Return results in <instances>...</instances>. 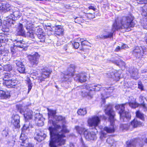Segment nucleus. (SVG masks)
Here are the masks:
<instances>
[{
	"instance_id": "f257e3e1",
	"label": "nucleus",
	"mask_w": 147,
	"mask_h": 147,
	"mask_svg": "<svg viewBox=\"0 0 147 147\" xmlns=\"http://www.w3.org/2000/svg\"><path fill=\"white\" fill-rule=\"evenodd\" d=\"M134 17L131 15H129L127 16H124L120 18L118 20H116L115 22L114 23L115 24V26H120V27L118 29L121 28L126 29L127 31H129L131 30V28L134 26L135 24L133 22Z\"/></svg>"
},
{
	"instance_id": "f03ea898",
	"label": "nucleus",
	"mask_w": 147,
	"mask_h": 147,
	"mask_svg": "<svg viewBox=\"0 0 147 147\" xmlns=\"http://www.w3.org/2000/svg\"><path fill=\"white\" fill-rule=\"evenodd\" d=\"M64 125H63V128L61 130L57 133H55L53 128L50 129V133L51 136L52 138L53 141H51L49 143L50 147H57L55 145L54 142L58 144L60 146L63 144L64 143V129L63 128Z\"/></svg>"
},
{
	"instance_id": "7ed1b4c3",
	"label": "nucleus",
	"mask_w": 147,
	"mask_h": 147,
	"mask_svg": "<svg viewBox=\"0 0 147 147\" xmlns=\"http://www.w3.org/2000/svg\"><path fill=\"white\" fill-rule=\"evenodd\" d=\"M105 113L109 116V120L111 123V126L109 127H105L104 128V131L107 133H111L114 132L115 131L113 125V122L114 121V112L112 109L111 105H109L107 106L105 110Z\"/></svg>"
},
{
	"instance_id": "20e7f679",
	"label": "nucleus",
	"mask_w": 147,
	"mask_h": 147,
	"mask_svg": "<svg viewBox=\"0 0 147 147\" xmlns=\"http://www.w3.org/2000/svg\"><path fill=\"white\" fill-rule=\"evenodd\" d=\"M4 83L9 88H13L16 85L18 82L15 74H5L4 78Z\"/></svg>"
},
{
	"instance_id": "39448f33",
	"label": "nucleus",
	"mask_w": 147,
	"mask_h": 147,
	"mask_svg": "<svg viewBox=\"0 0 147 147\" xmlns=\"http://www.w3.org/2000/svg\"><path fill=\"white\" fill-rule=\"evenodd\" d=\"M127 103H125L121 105H116L115 107L116 109L119 110V114L120 115V120L121 121H128L131 118V116L129 113L124 111V106Z\"/></svg>"
},
{
	"instance_id": "423d86ee",
	"label": "nucleus",
	"mask_w": 147,
	"mask_h": 147,
	"mask_svg": "<svg viewBox=\"0 0 147 147\" xmlns=\"http://www.w3.org/2000/svg\"><path fill=\"white\" fill-rule=\"evenodd\" d=\"M101 119L105 120L106 119V117L104 115L99 116L94 115L89 118L87 121L89 126L93 127V129H96V127L100 123Z\"/></svg>"
},
{
	"instance_id": "0eeeda50",
	"label": "nucleus",
	"mask_w": 147,
	"mask_h": 147,
	"mask_svg": "<svg viewBox=\"0 0 147 147\" xmlns=\"http://www.w3.org/2000/svg\"><path fill=\"white\" fill-rule=\"evenodd\" d=\"M8 5L6 4L2 5L0 6V10L5 12L9 11L10 12H12V13L10 14L11 19L12 20H15L18 19L21 17V13L19 10L13 11L11 7L9 6Z\"/></svg>"
},
{
	"instance_id": "6e6552de",
	"label": "nucleus",
	"mask_w": 147,
	"mask_h": 147,
	"mask_svg": "<svg viewBox=\"0 0 147 147\" xmlns=\"http://www.w3.org/2000/svg\"><path fill=\"white\" fill-rule=\"evenodd\" d=\"M52 72L51 70L47 67H44L41 69L40 74L37 78L38 82L40 83L45 81L46 78H49Z\"/></svg>"
},
{
	"instance_id": "1a4fd4ad",
	"label": "nucleus",
	"mask_w": 147,
	"mask_h": 147,
	"mask_svg": "<svg viewBox=\"0 0 147 147\" xmlns=\"http://www.w3.org/2000/svg\"><path fill=\"white\" fill-rule=\"evenodd\" d=\"M76 68V66L74 64L69 65L67 69V73L65 74V84L66 85L69 84L71 81V77L74 75Z\"/></svg>"
},
{
	"instance_id": "9d476101",
	"label": "nucleus",
	"mask_w": 147,
	"mask_h": 147,
	"mask_svg": "<svg viewBox=\"0 0 147 147\" xmlns=\"http://www.w3.org/2000/svg\"><path fill=\"white\" fill-rule=\"evenodd\" d=\"M40 57V55L36 52L33 55H28L27 56L30 65L33 67H35L38 65Z\"/></svg>"
},
{
	"instance_id": "9b49d317",
	"label": "nucleus",
	"mask_w": 147,
	"mask_h": 147,
	"mask_svg": "<svg viewBox=\"0 0 147 147\" xmlns=\"http://www.w3.org/2000/svg\"><path fill=\"white\" fill-rule=\"evenodd\" d=\"M94 84H88L84 85L86 89L82 90V96L83 97H86L88 99H91L92 97V94L89 91H93L94 87L93 86Z\"/></svg>"
},
{
	"instance_id": "f8f14e48",
	"label": "nucleus",
	"mask_w": 147,
	"mask_h": 147,
	"mask_svg": "<svg viewBox=\"0 0 147 147\" xmlns=\"http://www.w3.org/2000/svg\"><path fill=\"white\" fill-rule=\"evenodd\" d=\"M11 125L15 129H19L20 127V117L17 114L13 115L11 117Z\"/></svg>"
},
{
	"instance_id": "ddd939ff",
	"label": "nucleus",
	"mask_w": 147,
	"mask_h": 147,
	"mask_svg": "<svg viewBox=\"0 0 147 147\" xmlns=\"http://www.w3.org/2000/svg\"><path fill=\"white\" fill-rule=\"evenodd\" d=\"M94 131L89 132L88 130H86L84 133V136L87 140H94L96 139V133H97V129H93Z\"/></svg>"
},
{
	"instance_id": "4468645a",
	"label": "nucleus",
	"mask_w": 147,
	"mask_h": 147,
	"mask_svg": "<svg viewBox=\"0 0 147 147\" xmlns=\"http://www.w3.org/2000/svg\"><path fill=\"white\" fill-rule=\"evenodd\" d=\"M145 48H143L141 47H135L133 51V54L138 58H140L144 55Z\"/></svg>"
},
{
	"instance_id": "2eb2a0df",
	"label": "nucleus",
	"mask_w": 147,
	"mask_h": 147,
	"mask_svg": "<svg viewBox=\"0 0 147 147\" xmlns=\"http://www.w3.org/2000/svg\"><path fill=\"white\" fill-rule=\"evenodd\" d=\"M24 117L26 121L32 119L34 115L32 110L28 108L26 109L24 111Z\"/></svg>"
},
{
	"instance_id": "dca6fc26",
	"label": "nucleus",
	"mask_w": 147,
	"mask_h": 147,
	"mask_svg": "<svg viewBox=\"0 0 147 147\" xmlns=\"http://www.w3.org/2000/svg\"><path fill=\"white\" fill-rule=\"evenodd\" d=\"M107 76L111 78L113 80L117 81L120 78V74L119 71H114L112 73H109L107 74Z\"/></svg>"
},
{
	"instance_id": "f3484780",
	"label": "nucleus",
	"mask_w": 147,
	"mask_h": 147,
	"mask_svg": "<svg viewBox=\"0 0 147 147\" xmlns=\"http://www.w3.org/2000/svg\"><path fill=\"white\" fill-rule=\"evenodd\" d=\"M75 81L81 83L85 82L87 80V77L85 74H76L74 78Z\"/></svg>"
},
{
	"instance_id": "a211bd4d",
	"label": "nucleus",
	"mask_w": 147,
	"mask_h": 147,
	"mask_svg": "<svg viewBox=\"0 0 147 147\" xmlns=\"http://www.w3.org/2000/svg\"><path fill=\"white\" fill-rule=\"evenodd\" d=\"M10 91L0 90V99L7 100L11 96Z\"/></svg>"
},
{
	"instance_id": "6ab92c4d",
	"label": "nucleus",
	"mask_w": 147,
	"mask_h": 147,
	"mask_svg": "<svg viewBox=\"0 0 147 147\" xmlns=\"http://www.w3.org/2000/svg\"><path fill=\"white\" fill-rule=\"evenodd\" d=\"M16 65L18 67L17 69L20 73L25 72V68L23 63L20 61H17Z\"/></svg>"
},
{
	"instance_id": "aec40b11",
	"label": "nucleus",
	"mask_w": 147,
	"mask_h": 147,
	"mask_svg": "<svg viewBox=\"0 0 147 147\" xmlns=\"http://www.w3.org/2000/svg\"><path fill=\"white\" fill-rule=\"evenodd\" d=\"M139 101L140 102V106L142 107V109L144 111H147V107L144 103L145 101L147 100L146 98L144 96L141 95L139 97Z\"/></svg>"
},
{
	"instance_id": "412c9836",
	"label": "nucleus",
	"mask_w": 147,
	"mask_h": 147,
	"mask_svg": "<svg viewBox=\"0 0 147 147\" xmlns=\"http://www.w3.org/2000/svg\"><path fill=\"white\" fill-rule=\"evenodd\" d=\"M22 134H21L20 138V142L21 143L20 145L22 146L25 147L28 142V139L26 136L22 135Z\"/></svg>"
},
{
	"instance_id": "4be33fe9",
	"label": "nucleus",
	"mask_w": 147,
	"mask_h": 147,
	"mask_svg": "<svg viewBox=\"0 0 147 147\" xmlns=\"http://www.w3.org/2000/svg\"><path fill=\"white\" fill-rule=\"evenodd\" d=\"M17 34L18 35H21L23 36H25V31L23 28V26L22 24L20 23L18 26L17 30Z\"/></svg>"
},
{
	"instance_id": "5701e85b",
	"label": "nucleus",
	"mask_w": 147,
	"mask_h": 147,
	"mask_svg": "<svg viewBox=\"0 0 147 147\" xmlns=\"http://www.w3.org/2000/svg\"><path fill=\"white\" fill-rule=\"evenodd\" d=\"M129 73L131 75V77L133 79L136 80L139 78L138 76V70L136 68H133L131 70H130Z\"/></svg>"
},
{
	"instance_id": "b1692460",
	"label": "nucleus",
	"mask_w": 147,
	"mask_h": 147,
	"mask_svg": "<svg viewBox=\"0 0 147 147\" xmlns=\"http://www.w3.org/2000/svg\"><path fill=\"white\" fill-rule=\"evenodd\" d=\"M120 27V26H115V24L114 23L113 25L111 31H105L104 33V35H105L106 34V35H108L109 33H112V35L110 38H113V34L115 30H118V28H119Z\"/></svg>"
},
{
	"instance_id": "393cba45",
	"label": "nucleus",
	"mask_w": 147,
	"mask_h": 147,
	"mask_svg": "<svg viewBox=\"0 0 147 147\" xmlns=\"http://www.w3.org/2000/svg\"><path fill=\"white\" fill-rule=\"evenodd\" d=\"M34 138L35 140L38 142H40L44 139V137L42 135V133L40 131L36 132Z\"/></svg>"
},
{
	"instance_id": "a878e982",
	"label": "nucleus",
	"mask_w": 147,
	"mask_h": 147,
	"mask_svg": "<svg viewBox=\"0 0 147 147\" xmlns=\"http://www.w3.org/2000/svg\"><path fill=\"white\" fill-rule=\"evenodd\" d=\"M83 18L85 19V20L86 18L90 20L92 19L95 18L94 12H93L92 13H84Z\"/></svg>"
},
{
	"instance_id": "bb28decb",
	"label": "nucleus",
	"mask_w": 147,
	"mask_h": 147,
	"mask_svg": "<svg viewBox=\"0 0 147 147\" xmlns=\"http://www.w3.org/2000/svg\"><path fill=\"white\" fill-rule=\"evenodd\" d=\"M142 123L138 121L136 119H134L131 123V125L134 128L136 127L142 125Z\"/></svg>"
},
{
	"instance_id": "cd10ccee",
	"label": "nucleus",
	"mask_w": 147,
	"mask_h": 147,
	"mask_svg": "<svg viewBox=\"0 0 147 147\" xmlns=\"http://www.w3.org/2000/svg\"><path fill=\"white\" fill-rule=\"evenodd\" d=\"M112 35V33H110L108 35H104L103 34H102L98 35L96 36V38L97 39H105L110 38Z\"/></svg>"
},
{
	"instance_id": "c85d7f7f",
	"label": "nucleus",
	"mask_w": 147,
	"mask_h": 147,
	"mask_svg": "<svg viewBox=\"0 0 147 147\" xmlns=\"http://www.w3.org/2000/svg\"><path fill=\"white\" fill-rule=\"evenodd\" d=\"M136 140H130L127 142L126 147H136Z\"/></svg>"
},
{
	"instance_id": "c756f323",
	"label": "nucleus",
	"mask_w": 147,
	"mask_h": 147,
	"mask_svg": "<svg viewBox=\"0 0 147 147\" xmlns=\"http://www.w3.org/2000/svg\"><path fill=\"white\" fill-rule=\"evenodd\" d=\"M48 113L47 114L49 118L51 117H54L56 114V111L55 110L49 108L47 109Z\"/></svg>"
},
{
	"instance_id": "7c9ffc66",
	"label": "nucleus",
	"mask_w": 147,
	"mask_h": 147,
	"mask_svg": "<svg viewBox=\"0 0 147 147\" xmlns=\"http://www.w3.org/2000/svg\"><path fill=\"white\" fill-rule=\"evenodd\" d=\"M63 29L61 26H57L55 27V33L58 35H59L63 32Z\"/></svg>"
},
{
	"instance_id": "2f4dec72",
	"label": "nucleus",
	"mask_w": 147,
	"mask_h": 147,
	"mask_svg": "<svg viewBox=\"0 0 147 147\" xmlns=\"http://www.w3.org/2000/svg\"><path fill=\"white\" fill-rule=\"evenodd\" d=\"M78 114L81 116H84L87 113L86 108L80 109L77 111Z\"/></svg>"
},
{
	"instance_id": "473e14b6",
	"label": "nucleus",
	"mask_w": 147,
	"mask_h": 147,
	"mask_svg": "<svg viewBox=\"0 0 147 147\" xmlns=\"http://www.w3.org/2000/svg\"><path fill=\"white\" fill-rule=\"evenodd\" d=\"M44 33H41L40 34H37L38 38L40 40L39 42H45V35L43 34Z\"/></svg>"
},
{
	"instance_id": "72a5a7b5",
	"label": "nucleus",
	"mask_w": 147,
	"mask_h": 147,
	"mask_svg": "<svg viewBox=\"0 0 147 147\" xmlns=\"http://www.w3.org/2000/svg\"><path fill=\"white\" fill-rule=\"evenodd\" d=\"M75 129L76 130L77 132L79 134H81L84 131H85L86 129L84 128L83 127H80L79 126H76L75 127Z\"/></svg>"
},
{
	"instance_id": "f704fd0d",
	"label": "nucleus",
	"mask_w": 147,
	"mask_h": 147,
	"mask_svg": "<svg viewBox=\"0 0 147 147\" xmlns=\"http://www.w3.org/2000/svg\"><path fill=\"white\" fill-rule=\"evenodd\" d=\"M7 34L4 33H0V40L3 42L7 41L8 39L7 38Z\"/></svg>"
},
{
	"instance_id": "c9c22d12",
	"label": "nucleus",
	"mask_w": 147,
	"mask_h": 147,
	"mask_svg": "<svg viewBox=\"0 0 147 147\" xmlns=\"http://www.w3.org/2000/svg\"><path fill=\"white\" fill-rule=\"evenodd\" d=\"M136 117L144 121V115L140 111H137L136 112Z\"/></svg>"
},
{
	"instance_id": "e433bc0d",
	"label": "nucleus",
	"mask_w": 147,
	"mask_h": 147,
	"mask_svg": "<svg viewBox=\"0 0 147 147\" xmlns=\"http://www.w3.org/2000/svg\"><path fill=\"white\" fill-rule=\"evenodd\" d=\"M85 19L83 18V16H82L76 17L75 18L74 21L76 23L80 24L81 23L83 22Z\"/></svg>"
},
{
	"instance_id": "4c0bfd02",
	"label": "nucleus",
	"mask_w": 147,
	"mask_h": 147,
	"mask_svg": "<svg viewBox=\"0 0 147 147\" xmlns=\"http://www.w3.org/2000/svg\"><path fill=\"white\" fill-rule=\"evenodd\" d=\"M141 14L144 17L147 18V4L143 7Z\"/></svg>"
},
{
	"instance_id": "58836bf2",
	"label": "nucleus",
	"mask_w": 147,
	"mask_h": 147,
	"mask_svg": "<svg viewBox=\"0 0 147 147\" xmlns=\"http://www.w3.org/2000/svg\"><path fill=\"white\" fill-rule=\"evenodd\" d=\"M104 90L105 91V92H106V94H110V93L112 92L113 90V88L112 87H109L108 88H106L104 87L103 88Z\"/></svg>"
},
{
	"instance_id": "ea45409f",
	"label": "nucleus",
	"mask_w": 147,
	"mask_h": 147,
	"mask_svg": "<svg viewBox=\"0 0 147 147\" xmlns=\"http://www.w3.org/2000/svg\"><path fill=\"white\" fill-rule=\"evenodd\" d=\"M129 127V125L127 124H121L120 126V128L123 131L127 130Z\"/></svg>"
},
{
	"instance_id": "a19ab883",
	"label": "nucleus",
	"mask_w": 147,
	"mask_h": 147,
	"mask_svg": "<svg viewBox=\"0 0 147 147\" xmlns=\"http://www.w3.org/2000/svg\"><path fill=\"white\" fill-rule=\"evenodd\" d=\"M18 47L17 46L13 45V46L11 47V52L12 54H14L17 51Z\"/></svg>"
},
{
	"instance_id": "79ce46f5",
	"label": "nucleus",
	"mask_w": 147,
	"mask_h": 147,
	"mask_svg": "<svg viewBox=\"0 0 147 147\" xmlns=\"http://www.w3.org/2000/svg\"><path fill=\"white\" fill-rule=\"evenodd\" d=\"M128 104L129 106L133 108H135L137 107L139 105L138 103L133 101L129 102Z\"/></svg>"
},
{
	"instance_id": "37998d69",
	"label": "nucleus",
	"mask_w": 147,
	"mask_h": 147,
	"mask_svg": "<svg viewBox=\"0 0 147 147\" xmlns=\"http://www.w3.org/2000/svg\"><path fill=\"white\" fill-rule=\"evenodd\" d=\"M18 47L21 48L25 49L27 48V46L25 42L22 40V43L20 44H18L17 45Z\"/></svg>"
},
{
	"instance_id": "c03bdc74",
	"label": "nucleus",
	"mask_w": 147,
	"mask_h": 147,
	"mask_svg": "<svg viewBox=\"0 0 147 147\" xmlns=\"http://www.w3.org/2000/svg\"><path fill=\"white\" fill-rule=\"evenodd\" d=\"M93 86L94 87L93 91H98L102 88V87L100 84L96 85L94 84V85Z\"/></svg>"
},
{
	"instance_id": "a18cd8bd",
	"label": "nucleus",
	"mask_w": 147,
	"mask_h": 147,
	"mask_svg": "<svg viewBox=\"0 0 147 147\" xmlns=\"http://www.w3.org/2000/svg\"><path fill=\"white\" fill-rule=\"evenodd\" d=\"M29 128L28 127H26L25 125H24L21 129L22 133V135H24V133L26 131L27 129L28 128Z\"/></svg>"
},
{
	"instance_id": "49530a36",
	"label": "nucleus",
	"mask_w": 147,
	"mask_h": 147,
	"mask_svg": "<svg viewBox=\"0 0 147 147\" xmlns=\"http://www.w3.org/2000/svg\"><path fill=\"white\" fill-rule=\"evenodd\" d=\"M107 142L109 144L112 146L114 143V140L112 138H109L107 139Z\"/></svg>"
},
{
	"instance_id": "de8ad7c7",
	"label": "nucleus",
	"mask_w": 147,
	"mask_h": 147,
	"mask_svg": "<svg viewBox=\"0 0 147 147\" xmlns=\"http://www.w3.org/2000/svg\"><path fill=\"white\" fill-rule=\"evenodd\" d=\"M112 61L113 63H114L118 66H120L121 65V63H122V64H124V62L121 61H120V62H118L117 61Z\"/></svg>"
},
{
	"instance_id": "09e8293b",
	"label": "nucleus",
	"mask_w": 147,
	"mask_h": 147,
	"mask_svg": "<svg viewBox=\"0 0 147 147\" xmlns=\"http://www.w3.org/2000/svg\"><path fill=\"white\" fill-rule=\"evenodd\" d=\"M2 30L4 32H8L9 31V28L6 26H4L2 28Z\"/></svg>"
},
{
	"instance_id": "8fccbe9b",
	"label": "nucleus",
	"mask_w": 147,
	"mask_h": 147,
	"mask_svg": "<svg viewBox=\"0 0 147 147\" xmlns=\"http://www.w3.org/2000/svg\"><path fill=\"white\" fill-rule=\"evenodd\" d=\"M73 45L74 46V48L77 49L79 47L80 44L78 42H75L74 44H73Z\"/></svg>"
},
{
	"instance_id": "3c124183",
	"label": "nucleus",
	"mask_w": 147,
	"mask_h": 147,
	"mask_svg": "<svg viewBox=\"0 0 147 147\" xmlns=\"http://www.w3.org/2000/svg\"><path fill=\"white\" fill-rule=\"evenodd\" d=\"M27 33L28 34L29 33V34H28V35L30 37L32 38H34V34L33 32H30V30Z\"/></svg>"
},
{
	"instance_id": "603ef678",
	"label": "nucleus",
	"mask_w": 147,
	"mask_h": 147,
	"mask_svg": "<svg viewBox=\"0 0 147 147\" xmlns=\"http://www.w3.org/2000/svg\"><path fill=\"white\" fill-rule=\"evenodd\" d=\"M81 42L82 46L87 45L89 43V42L87 41L86 40L81 41Z\"/></svg>"
},
{
	"instance_id": "864d4df0",
	"label": "nucleus",
	"mask_w": 147,
	"mask_h": 147,
	"mask_svg": "<svg viewBox=\"0 0 147 147\" xmlns=\"http://www.w3.org/2000/svg\"><path fill=\"white\" fill-rule=\"evenodd\" d=\"M45 30L47 32H51L52 30V29L50 26H48L46 27Z\"/></svg>"
},
{
	"instance_id": "5fc2aeb1",
	"label": "nucleus",
	"mask_w": 147,
	"mask_h": 147,
	"mask_svg": "<svg viewBox=\"0 0 147 147\" xmlns=\"http://www.w3.org/2000/svg\"><path fill=\"white\" fill-rule=\"evenodd\" d=\"M34 144L30 143H28L25 147H34Z\"/></svg>"
},
{
	"instance_id": "6e6d98bb",
	"label": "nucleus",
	"mask_w": 147,
	"mask_h": 147,
	"mask_svg": "<svg viewBox=\"0 0 147 147\" xmlns=\"http://www.w3.org/2000/svg\"><path fill=\"white\" fill-rule=\"evenodd\" d=\"M63 117L61 116H58L57 118V120L59 121H61Z\"/></svg>"
},
{
	"instance_id": "4d7b16f0",
	"label": "nucleus",
	"mask_w": 147,
	"mask_h": 147,
	"mask_svg": "<svg viewBox=\"0 0 147 147\" xmlns=\"http://www.w3.org/2000/svg\"><path fill=\"white\" fill-rule=\"evenodd\" d=\"M80 142L81 144H82V145L83 146H84V142L83 139L82 138H81L80 140Z\"/></svg>"
},
{
	"instance_id": "13d9d810",
	"label": "nucleus",
	"mask_w": 147,
	"mask_h": 147,
	"mask_svg": "<svg viewBox=\"0 0 147 147\" xmlns=\"http://www.w3.org/2000/svg\"><path fill=\"white\" fill-rule=\"evenodd\" d=\"M32 84H28V92H29L31 89L32 88Z\"/></svg>"
},
{
	"instance_id": "bf43d9fd",
	"label": "nucleus",
	"mask_w": 147,
	"mask_h": 147,
	"mask_svg": "<svg viewBox=\"0 0 147 147\" xmlns=\"http://www.w3.org/2000/svg\"><path fill=\"white\" fill-rule=\"evenodd\" d=\"M127 45L123 44L121 47V49H124L127 48Z\"/></svg>"
},
{
	"instance_id": "052dcab7",
	"label": "nucleus",
	"mask_w": 147,
	"mask_h": 147,
	"mask_svg": "<svg viewBox=\"0 0 147 147\" xmlns=\"http://www.w3.org/2000/svg\"><path fill=\"white\" fill-rule=\"evenodd\" d=\"M138 88L141 90H142L143 88V86L141 84H138Z\"/></svg>"
},
{
	"instance_id": "680f3d73",
	"label": "nucleus",
	"mask_w": 147,
	"mask_h": 147,
	"mask_svg": "<svg viewBox=\"0 0 147 147\" xmlns=\"http://www.w3.org/2000/svg\"><path fill=\"white\" fill-rule=\"evenodd\" d=\"M121 49V47L119 46H118L116 48L115 51L117 52L119 51H120Z\"/></svg>"
},
{
	"instance_id": "e2e57ef3",
	"label": "nucleus",
	"mask_w": 147,
	"mask_h": 147,
	"mask_svg": "<svg viewBox=\"0 0 147 147\" xmlns=\"http://www.w3.org/2000/svg\"><path fill=\"white\" fill-rule=\"evenodd\" d=\"M27 84H32L31 83V81L29 78H28L27 79V80H26Z\"/></svg>"
},
{
	"instance_id": "0e129e2a",
	"label": "nucleus",
	"mask_w": 147,
	"mask_h": 147,
	"mask_svg": "<svg viewBox=\"0 0 147 147\" xmlns=\"http://www.w3.org/2000/svg\"><path fill=\"white\" fill-rule=\"evenodd\" d=\"M89 9H91L93 10L94 11L95 10V8L93 6H90L89 7Z\"/></svg>"
},
{
	"instance_id": "69168bd1",
	"label": "nucleus",
	"mask_w": 147,
	"mask_h": 147,
	"mask_svg": "<svg viewBox=\"0 0 147 147\" xmlns=\"http://www.w3.org/2000/svg\"><path fill=\"white\" fill-rule=\"evenodd\" d=\"M22 43V40L17 41L16 42V43L17 44V45L16 46H17L18 44H20Z\"/></svg>"
},
{
	"instance_id": "338daca9",
	"label": "nucleus",
	"mask_w": 147,
	"mask_h": 147,
	"mask_svg": "<svg viewBox=\"0 0 147 147\" xmlns=\"http://www.w3.org/2000/svg\"><path fill=\"white\" fill-rule=\"evenodd\" d=\"M75 145L74 144L72 143H70V147H74Z\"/></svg>"
},
{
	"instance_id": "774afa93",
	"label": "nucleus",
	"mask_w": 147,
	"mask_h": 147,
	"mask_svg": "<svg viewBox=\"0 0 147 147\" xmlns=\"http://www.w3.org/2000/svg\"><path fill=\"white\" fill-rule=\"evenodd\" d=\"M147 72V70L146 69H144L142 70L141 72L142 73H144Z\"/></svg>"
}]
</instances>
